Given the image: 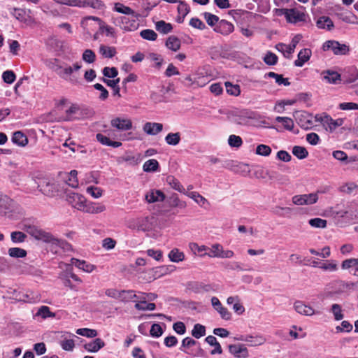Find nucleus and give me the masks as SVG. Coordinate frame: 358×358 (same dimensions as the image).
<instances>
[{
  "label": "nucleus",
  "instance_id": "f257e3e1",
  "mask_svg": "<svg viewBox=\"0 0 358 358\" xmlns=\"http://www.w3.org/2000/svg\"><path fill=\"white\" fill-rule=\"evenodd\" d=\"M3 298L14 299L18 301L27 303H34L40 299V295L38 292L27 290L26 292L10 289L7 291L6 295Z\"/></svg>",
  "mask_w": 358,
  "mask_h": 358
},
{
  "label": "nucleus",
  "instance_id": "f03ea898",
  "mask_svg": "<svg viewBox=\"0 0 358 358\" xmlns=\"http://www.w3.org/2000/svg\"><path fill=\"white\" fill-rule=\"evenodd\" d=\"M22 229L36 241H41L51 244H52L55 241V237L52 234L35 225L24 224Z\"/></svg>",
  "mask_w": 358,
  "mask_h": 358
},
{
  "label": "nucleus",
  "instance_id": "7ed1b4c3",
  "mask_svg": "<svg viewBox=\"0 0 358 358\" xmlns=\"http://www.w3.org/2000/svg\"><path fill=\"white\" fill-rule=\"evenodd\" d=\"M154 217H140L129 220L128 227L140 231H149L152 229Z\"/></svg>",
  "mask_w": 358,
  "mask_h": 358
},
{
  "label": "nucleus",
  "instance_id": "20e7f679",
  "mask_svg": "<svg viewBox=\"0 0 358 358\" xmlns=\"http://www.w3.org/2000/svg\"><path fill=\"white\" fill-rule=\"evenodd\" d=\"M81 67L82 65L80 62L73 64L72 66L67 64L64 66H59L57 68V73L63 79L68 80L73 84H76L78 83V80L71 78V76H72L73 72L80 70Z\"/></svg>",
  "mask_w": 358,
  "mask_h": 358
},
{
  "label": "nucleus",
  "instance_id": "39448f33",
  "mask_svg": "<svg viewBox=\"0 0 358 358\" xmlns=\"http://www.w3.org/2000/svg\"><path fill=\"white\" fill-rule=\"evenodd\" d=\"M324 51L332 50L335 55H345L348 53L350 49L345 44H341L337 41L329 40L326 41L322 46Z\"/></svg>",
  "mask_w": 358,
  "mask_h": 358
},
{
  "label": "nucleus",
  "instance_id": "423d86ee",
  "mask_svg": "<svg viewBox=\"0 0 358 358\" xmlns=\"http://www.w3.org/2000/svg\"><path fill=\"white\" fill-rule=\"evenodd\" d=\"M278 15H285L287 22L296 23L304 20V14L296 9L280 8L276 10Z\"/></svg>",
  "mask_w": 358,
  "mask_h": 358
},
{
  "label": "nucleus",
  "instance_id": "0eeeda50",
  "mask_svg": "<svg viewBox=\"0 0 358 358\" xmlns=\"http://www.w3.org/2000/svg\"><path fill=\"white\" fill-rule=\"evenodd\" d=\"M294 117L298 124L303 129H309L313 127V117L311 114L305 111H297Z\"/></svg>",
  "mask_w": 358,
  "mask_h": 358
},
{
  "label": "nucleus",
  "instance_id": "6e6552de",
  "mask_svg": "<svg viewBox=\"0 0 358 358\" xmlns=\"http://www.w3.org/2000/svg\"><path fill=\"white\" fill-rule=\"evenodd\" d=\"M36 183V189L44 195L52 196L57 192V187L55 183L48 179L40 180L39 182L35 179H32Z\"/></svg>",
  "mask_w": 358,
  "mask_h": 358
},
{
  "label": "nucleus",
  "instance_id": "1a4fd4ad",
  "mask_svg": "<svg viewBox=\"0 0 358 358\" xmlns=\"http://www.w3.org/2000/svg\"><path fill=\"white\" fill-rule=\"evenodd\" d=\"M315 118L316 121L321 122L325 129L330 132H333L337 127L341 126L344 122V120L342 118L334 120L329 115H325L324 117L320 118L316 115Z\"/></svg>",
  "mask_w": 358,
  "mask_h": 358
},
{
  "label": "nucleus",
  "instance_id": "9d476101",
  "mask_svg": "<svg viewBox=\"0 0 358 358\" xmlns=\"http://www.w3.org/2000/svg\"><path fill=\"white\" fill-rule=\"evenodd\" d=\"M66 199L72 207L80 211H82L87 201L84 196L73 192L66 194Z\"/></svg>",
  "mask_w": 358,
  "mask_h": 358
},
{
  "label": "nucleus",
  "instance_id": "9b49d317",
  "mask_svg": "<svg viewBox=\"0 0 358 358\" xmlns=\"http://www.w3.org/2000/svg\"><path fill=\"white\" fill-rule=\"evenodd\" d=\"M294 309L296 313L305 316H313L319 313L310 305L305 303L301 301H296L294 303Z\"/></svg>",
  "mask_w": 358,
  "mask_h": 358
},
{
  "label": "nucleus",
  "instance_id": "f8f14e48",
  "mask_svg": "<svg viewBox=\"0 0 358 358\" xmlns=\"http://www.w3.org/2000/svg\"><path fill=\"white\" fill-rule=\"evenodd\" d=\"M113 127L119 131H128L132 128V122L128 118L115 117L110 121Z\"/></svg>",
  "mask_w": 358,
  "mask_h": 358
},
{
  "label": "nucleus",
  "instance_id": "ddd939ff",
  "mask_svg": "<svg viewBox=\"0 0 358 358\" xmlns=\"http://www.w3.org/2000/svg\"><path fill=\"white\" fill-rule=\"evenodd\" d=\"M345 218L358 221V201L352 200L345 203Z\"/></svg>",
  "mask_w": 358,
  "mask_h": 358
},
{
  "label": "nucleus",
  "instance_id": "4468645a",
  "mask_svg": "<svg viewBox=\"0 0 358 358\" xmlns=\"http://www.w3.org/2000/svg\"><path fill=\"white\" fill-rule=\"evenodd\" d=\"M106 209V206L101 203H95V202H87L85 203V206L83 208L82 211L91 213V214H98L105 211Z\"/></svg>",
  "mask_w": 358,
  "mask_h": 358
},
{
  "label": "nucleus",
  "instance_id": "2eb2a0df",
  "mask_svg": "<svg viewBox=\"0 0 358 358\" xmlns=\"http://www.w3.org/2000/svg\"><path fill=\"white\" fill-rule=\"evenodd\" d=\"M211 303L213 308L220 313L221 317L225 320H229L231 317V314L224 308L218 298L213 296L211 298Z\"/></svg>",
  "mask_w": 358,
  "mask_h": 358
},
{
  "label": "nucleus",
  "instance_id": "dca6fc26",
  "mask_svg": "<svg viewBox=\"0 0 358 358\" xmlns=\"http://www.w3.org/2000/svg\"><path fill=\"white\" fill-rule=\"evenodd\" d=\"M327 213L334 219L345 218V203H338L330 207L327 210Z\"/></svg>",
  "mask_w": 358,
  "mask_h": 358
},
{
  "label": "nucleus",
  "instance_id": "f3484780",
  "mask_svg": "<svg viewBox=\"0 0 358 358\" xmlns=\"http://www.w3.org/2000/svg\"><path fill=\"white\" fill-rule=\"evenodd\" d=\"M344 84H351L358 80V69L355 66H350L345 69L343 74Z\"/></svg>",
  "mask_w": 358,
  "mask_h": 358
},
{
  "label": "nucleus",
  "instance_id": "a211bd4d",
  "mask_svg": "<svg viewBox=\"0 0 358 358\" xmlns=\"http://www.w3.org/2000/svg\"><path fill=\"white\" fill-rule=\"evenodd\" d=\"M322 79L329 84H338L342 80L341 75L332 70H324L321 73Z\"/></svg>",
  "mask_w": 358,
  "mask_h": 358
},
{
  "label": "nucleus",
  "instance_id": "6ab92c4d",
  "mask_svg": "<svg viewBox=\"0 0 358 358\" xmlns=\"http://www.w3.org/2000/svg\"><path fill=\"white\" fill-rule=\"evenodd\" d=\"M15 203L13 199L4 195L0 202V214L6 215L9 212L14 210Z\"/></svg>",
  "mask_w": 358,
  "mask_h": 358
},
{
  "label": "nucleus",
  "instance_id": "aec40b11",
  "mask_svg": "<svg viewBox=\"0 0 358 358\" xmlns=\"http://www.w3.org/2000/svg\"><path fill=\"white\" fill-rule=\"evenodd\" d=\"M12 13L17 20L27 25H31L35 23V20L31 16L27 15V11L24 9L13 8V12Z\"/></svg>",
  "mask_w": 358,
  "mask_h": 358
},
{
  "label": "nucleus",
  "instance_id": "412c9836",
  "mask_svg": "<svg viewBox=\"0 0 358 358\" xmlns=\"http://www.w3.org/2000/svg\"><path fill=\"white\" fill-rule=\"evenodd\" d=\"M229 350L230 353L236 358H246L249 355L248 349L243 345H230L229 346Z\"/></svg>",
  "mask_w": 358,
  "mask_h": 358
},
{
  "label": "nucleus",
  "instance_id": "4be33fe9",
  "mask_svg": "<svg viewBox=\"0 0 358 358\" xmlns=\"http://www.w3.org/2000/svg\"><path fill=\"white\" fill-rule=\"evenodd\" d=\"M234 29L233 24L225 20L220 21L217 26L214 29L215 31L223 35H229L234 31Z\"/></svg>",
  "mask_w": 358,
  "mask_h": 358
},
{
  "label": "nucleus",
  "instance_id": "5701e85b",
  "mask_svg": "<svg viewBox=\"0 0 358 358\" xmlns=\"http://www.w3.org/2000/svg\"><path fill=\"white\" fill-rule=\"evenodd\" d=\"M163 129V124L157 122H146L143 127V130L148 135H157Z\"/></svg>",
  "mask_w": 358,
  "mask_h": 358
},
{
  "label": "nucleus",
  "instance_id": "b1692460",
  "mask_svg": "<svg viewBox=\"0 0 358 358\" xmlns=\"http://www.w3.org/2000/svg\"><path fill=\"white\" fill-rule=\"evenodd\" d=\"M145 200L148 203L163 201L165 199L164 194L160 190H150L145 194Z\"/></svg>",
  "mask_w": 358,
  "mask_h": 358
},
{
  "label": "nucleus",
  "instance_id": "393cba45",
  "mask_svg": "<svg viewBox=\"0 0 358 358\" xmlns=\"http://www.w3.org/2000/svg\"><path fill=\"white\" fill-rule=\"evenodd\" d=\"M299 39L300 38L296 36L293 38L292 41V44L285 45L283 43H279L276 45V49L282 53L292 54V52H294L296 44L299 41Z\"/></svg>",
  "mask_w": 358,
  "mask_h": 358
},
{
  "label": "nucleus",
  "instance_id": "a878e982",
  "mask_svg": "<svg viewBox=\"0 0 358 358\" xmlns=\"http://www.w3.org/2000/svg\"><path fill=\"white\" fill-rule=\"evenodd\" d=\"M105 345V343L99 338L84 345V348L90 352H96Z\"/></svg>",
  "mask_w": 358,
  "mask_h": 358
},
{
  "label": "nucleus",
  "instance_id": "bb28decb",
  "mask_svg": "<svg viewBox=\"0 0 358 358\" xmlns=\"http://www.w3.org/2000/svg\"><path fill=\"white\" fill-rule=\"evenodd\" d=\"M311 50L308 48L301 50L298 54V59L295 60L294 64L296 66L301 67L310 59Z\"/></svg>",
  "mask_w": 358,
  "mask_h": 358
},
{
  "label": "nucleus",
  "instance_id": "cd10ccee",
  "mask_svg": "<svg viewBox=\"0 0 358 358\" xmlns=\"http://www.w3.org/2000/svg\"><path fill=\"white\" fill-rule=\"evenodd\" d=\"M71 262L73 265L76 266L79 269H81L87 273H91L95 269V266L87 264L86 262L83 260H79L76 258H72L71 259Z\"/></svg>",
  "mask_w": 358,
  "mask_h": 358
},
{
  "label": "nucleus",
  "instance_id": "c85d7f7f",
  "mask_svg": "<svg viewBox=\"0 0 358 358\" xmlns=\"http://www.w3.org/2000/svg\"><path fill=\"white\" fill-rule=\"evenodd\" d=\"M241 340L249 343L251 346H259L263 345L266 341V338L261 335H248L244 338H241Z\"/></svg>",
  "mask_w": 358,
  "mask_h": 358
},
{
  "label": "nucleus",
  "instance_id": "c756f323",
  "mask_svg": "<svg viewBox=\"0 0 358 358\" xmlns=\"http://www.w3.org/2000/svg\"><path fill=\"white\" fill-rule=\"evenodd\" d=\"M338 190L340 192L351 194L358 191V185L354 182H345L339 187Z\"/></svg>",
  "mask_w": 358,
  "mask_h": 358
},
{
  "label": "nucleus",
  "instance_id": "7c9ffc66",
  "mask_svg": "<svg viewBox=\"0 0 358 358\" xmlns=\"http://www.w3.org/2000/svg\"><path fill=\"white\" fill-rule=\"evenodd\" d=\"M96 140L102 145L111 146L113 148H119L122 145V143L119 141H113L108 137L101 134H97L96 135Z\"/></svg>",
  "mask_w": 358,
  "mask_h": 358
},
{
  "label": "nucleus",
  "instance_id": "2f4dec72",
  "mask_svg": "<svg viewBox=\"0 0 358 358\" xmlns=\"http://www.w3.org/2000/svg\"><path fill=\"white\" fill-rule=\"evenodd\" d=\"M222 245L220 243L213 244L211 248L208 250L209 252H204L203 254H201V257L208 256L211 258H220L221 252H222Z\"/></svg>",
  "mask_w": 358,
  "mask_h": 358
},
{
  "label": "nucleus",
  "instance_id": "473e14b6",
  "mask_svg": "<svg viewBox=\"0 0 358 358\" xmlns=\"http://www.w3.org/2000/svg\"><path fill=\"white\" fill-rule=\"evenodd\" d=\"M167 48L176 52L180 48V40L175 36H170L167 38L165 43Z\"/></svg>",
  "mask_w": 358,
  "mask_h": 358
},
{
  "label": "nucleus",
  "instance_id": "72a5a7b5",
  "mask_svg": "<svg viewBox=\"0 0 358 358\" xmlns=\"http://www.w3.org/2000/svg\"><path fill=\"white\" fill-rule=\"evenodd\" d=\"M104 3L101 0H80V8L91 7L94 9H103Z\"/></svg>",
  "mask_w": 358,
  "mask_h": 358
},
{
  "label": "nucleus",
  "instance_id": "f704fd0d",
  "mask_svg": "<svg viewBox=\"0 0 358 358\" xmlns=\"http://www.w3.org/2000/svg\"><path fill=\"white\" fill-rule=\"evenodd\" d=\"M206 341L211 346L214 347V349L211 350L210 354L212 355L216 354H222V350L220 344L217 342V338L213 336H208L206 338Z\"/></svg>",
  "mask_w": 358,
  "mask_h": 358
},
{
  "label": "nucleus",
  "instance_id": "c9c22d12",
  "mask_svg": "<svg viewBox=\"0 0 358 358\" xmlns=\"http://www.w3.org/2000/svg\"><path fill=\"white\" fill-rule=\"evenodd\" d=\"M317 26L320 29H327L329 31L334 27L333 21L327 16L320 17L317 21Z\"/></svg>",
  "mask_w": 358,
  "mask_h": 358
},
{
  "label": "nucleus",
  "instance_id": "e433bc0d",
  "mask_svg": "<svg viewBox=\"0 0 358 358\" xmlns=\"http://www.w3.org/2000/svg\"><path fill=\"white\" fill-rule=\"evenodd\" d=\"M223 264L224 268L229 271H245L252 270V268H244L242 266L241 263L238 262H224Z\"/></svg>",
  "mask_w": 358,
  "mask_h": 358
},
{
  "label": "nucleus",
  "instance_id": "4c0bfd02",
  "mask_svg": "<svg viewBox=\"0 0 358 358\" xmlns=\"http://www.w3.org/2000/svg\"><path fill=\"white\" fill-rule=\"evenodd\" d=\"M122 29L127 31L135 30L137 29L138 23L136 20H130L129 17L124 16L121 18Z\"/></svg>",
  "mask_w": 358,
  "mask_h": 358
},
{
  "label": "nucleus",
  "instance_id": "58836bf2",
  "mask_svg": "<svg viewBox=\"0 0 358 358\" xmlns=\"http://www.w3.org/2000/svg\"><path fill=\"white\" fill-rule=\"evenodd\" d=\"M12 141L20 146H25L28 143L27 137L21 131H15L13 135Z\"/></svg>",
  "mask_w": 358,
  "mask_h": 358
},
{
  "label": "nucleus",
  "instance_id": "ea45409f",
  "mask_svg": "<svg viewBox=\"0 0 358 358\" xmlns=\"http://www.w3.org/2000/svg\"><path fill=\"white\" fill-rule=\"evenodd\" d=\"M114 9L118 13L127 15H131L133 17H136L138 15L131 8L126 6L120 3H116L115 4Z\"/></svg>",
  "mask_w": 358,
  "mask_h": 358
},
{
  "label": "nucleus",
  "instance_id": "a19ab883",
  "mask_svg": "<svg viewBox=\"0 0 358 358\" xmlns=\"http://www.w3.org/2000/svg\"><path fill=\"white\" fill-rule=\"evenodd\" d=\"M155 28L160 33L166 34L172 31L173 26L170 23H167L164 20H160L156 22Z\"/></svg>",
  "mask_w": 358,
  "mask_h": 358
},
{
  "label": "nucleus",
  "instance_id": "79ce46f5",
  "mask_svg": "<svg viewBox=\"0 0 358 358\" xmlns=\"http://www.w3.org/2000/svg\"><path fill=\"white\" fill-rule=\"evenodd\" d=\"M27 238V234L22 231H15L10 233V239L14 244L22 243Z\"/></svg>",
  "mask_w": 358,
  "mask_h": 358
},
{
  "label": "nucleus",
  "instance_id": "37998d69",
  "mask_svg": "<svg viewBox=\"0 0 358 358\" xmlns=\"http://www.w3.org/2000/svg\"><path fill=\"white\" fill-rule=\"evenodd\" d=\"M116 49L114 47L101 45L99 47V53L106 58H112L116 54Z\"/></svg>",
  "mask_w": 358,
  "mask_h": 358
},
{
  "label": "nucleus",
  "instance_id": "c03bdc74",
  "mask_svg": "<svg viewBox=\"0 0 358 358\" xmlns=\"http://www.w3.org/2000/svg\"><path fill=\"white\" fill-rule=\"evenodd\" d=\"M187 195L200 206H205L206 204H209L208 200L197 192H190Z\"/></svg>",
  "mask_w": 358,
  "mask_h": 358
},
{
  "label": "nucleus",
  "instance_id": "a18cd8bd",
  "mask_svg": "<svg viewBox=\"0 0 358 358\" xmlns=\"http://www.w3.org/2000/svg\"><path fill=\"white\" fill-rule=\"evenodd\" d=\"M35 317H41L43 319H46L48 317H55V313L50 311V309L48 306H42L36 312Z\"/></svg>",
  "mask_w": 358,
  "mask_h": 358
},
{
  "label": "nucleus",
  "instance_id": "49530a36",
  "mask_svg": "<svg viewBox=\"0 0 358 358\" xmlns=\"http://www.w3.org/2000/svg\"><path fill=\"white\" fill-rule=\"evenodd\" d=\"M75 113V110H73ZM77 115L76 117L78 120H82L85 118H87L92 117L94 114L93 111L88 108H80L76 106V111Z\"/></svg>",
  "mask_w": 358,
  "mask_h": 358
},
{
  "label": "nucleus",
  "instance_id": "de8ad7c7",
  "mask_svg": "<svg viewBox=\"0 0 358 358\" xmlns=\"http://www.w3.org/2000/svg\"><path fill=\"white\" fill-rule=\"evenodd\" d=\"M8 254L13 258H24L27 252L24 249L20 248H10L8 250Z\"/></svg>",
  "mask_w": 358,
  "mask_h": 358
},
{
  "label": "nucleus",
  "instance_id": "09e8293b",
  "mask_svg": "<svg viewBox=\"0 0 358 358\" xmlns=\"http://www.w3.org/2000/svg\"><path fill=\"white\" fill-rule=\"evenodd\" d=\"M165 141L169 145H177L180 141V134L179 132L169 133L165 137Z\"/></svg>",
  "mask_w": 358,
  "mask_h": 358
},
{
  "label": "nucleus",
  "instance_id": "8fccbe9b",
  "mask_svg": "<svg viewBox=\"0 0 358 358\" xmlns=\"http://www.w3.org/2000/svg\"><path fill=\"white\" fill-rule=\"evenodd\" d=\"M73 110L76 111V106L72 105L65 112V115L60 117L61 120L63 121H73L78 120L76 117L77 113H73Z\"/></svg>",
  "mask_w": 358,
  "mask_h": 358
},
{
  "label": "nucleus",
  "instance_id": "3c124183",
  "mask_svg": "<svg viewBox=\"0 0 358 358\" xmlns=\"http://www.w3.org/2000/svg\"><path fill=\"white\" fill-rule=\"evenodd\" d=\"M292 154L299 159H305L308 155L306 148L299 145H295L292 148Z\"/></svg>",
  "mask_w": 358,
  "mask_h": 358
},
{
  "label": "nucleus",
  "instance_id": "603ef678",
  "mask_svg": "<svg viewBox=\"0 0 358 358\" xmlns=\"http://www.w3.org/2000/svg\"><path fill=\"white\" fill-rule=\"evenodd\" d=\"M158 168L159 163L154 159L146 161L143 166V169L145 172H154L156 171Z\"/></svg>",
  "mask_w": 358,
  "mask_h": 358
},
{
  "label": "nucleus",
  "instance_id": "864d4df0",
  "mask_svg": "<svg viewBox=\"0 0 358 358\" xmlns=\"http://www.w3.org/2000/svg\"><path fill=\"white\" fill-rule=\"evenodd\" d=\"M166 182L174 189L180 192H184L185 188L180 184V182L175 178L173 176H169L166 178Z\"/></svg>",
  "mask_w": 358,
  "mask_h": 358
},
{
  "label": "nucleus",
  "instance_id": "5fc2aeb1",
  "mask_svg": "<svg viewBox=\"0 0 358 358\" xmlns=\"http://www.w3.org/2000/svg\"><path fill=\"white\" fill-rule=\"evenodd\" d=\"M265 77L273 78L275 80V82L278 85H283L285 86H288L290 85V83L288 81L287 78H284L282 75L277 74L274 72H269L265 75Z\"/></svg>",
  "mask_w": 358,
  "mask_h": 358
},
{
  "label": "nucleus",
  "instance_id": "6e6d98bb",
  "mask_svg": "<svg viewBox=\"0 0 358 358\" xmlns=\"http://www.w3.org/2000/svg\"><path fill=\"white\" fill-rule=\"evenodd\" d=\"M137 298V295L133 290H122L120 299L123 302H129L134 301Z\"/></svg>",
  "mask_w": 358,
  "mask_h": 358
},
{
  "label": "nucleus",
  "instance_id": "4d7b16f0",
  "mask_svg": "<svg viewBox=\"0 0 358 358\" xmlns=\"http://www.w3.org/2000/svg\"><path fill=\"white\" fill-rule=\"evenodd\" d=\"M275 120L278 122H282L284 128L287 130L292 131L294 128V121L290 117L278 116Z\"/></svg>",
  "mask_w": 358,
  "mask_h": 358
},
{
  "label": "nucleus",
  "instance_id": "13d9d810",
  "mask_svg": "<svg viewBox=\"0 0 358 358\" xmlns=\"http://www.w3.org/2000/svg\"><path fill=\"white\" fill-rule=\"evenodd\" d=\"M169 257L171 261L173 262H179L185 259L184 253L180 252L178 249L172 250L170 252Z\"/></svg>",
  "mask_w": 358,
  "mask_h": 358
},
{
  "label": "nucleus",
  "instance_id": "bf43d9fd",
  "mask_svg": "<svg viewBox=\"0 0 358 358\" xmlns=\"http://www.w3.org/2000/svg\"><path fill=\"white\" fill-rule=\"evenodd\" d=\"M78 172L76 170H72L68 176L66 183L69 186L76 188L78 186V180L77 178Z\"/></svg>",
  "mask_w": 358,
  "mask_h": 358
},
{
  "label": "nucleus",
  "instance_id": "052dcab7",
  "mask_svg": "<svg viewBox=\"0 0 358 358\" xmlns=\"http://www.w3.org/2000/svg\"><path fill=\"white\" fill-rule=\"evenodd\" d=\"M308 224L315 228L324 229L327 227V222L326 220L316 217L309 220Z\"/></svg>",
  "mask_w": 358,
  "mask_h": 358
},
{
  "label": "nucleus",
  "instance_id": "680f3d73",
  "mask_svg": "<svg viewBox=\"0 0 358 358\" xmlns=\"http://www.w3.org/2000/svg\"><path fill=\"white\" fill-rule=\"evenodd\" d=\"M320 268L323 271H335L337 270V264L334 260H329L322 262L320 265Z\"/></svg>",
  "mask_w": 358,
  "mask_h": 358
},
{
  "label": "nucleus",
  "instance_id": "e2e57ef3",
  "mask_svg": "<svg viewBox=\"0 0 358 358\" xmlns=\"http://www.w3.org/2000/svg\"><path fill=\"white\" fill-rule=\"evenodd\" d=\"M206 334V328L200 324H196L192 331V335L196 338H199Z\"/></svg>",
  "mask_w": 358,
  "mask_h": 358
},
{
  "label": "nucleus",
  "instance_id": "0e129e2a",
  "mask_svg": "<svg viewBox=\"0 0 358 358\" xmlns=\"http://www.w3.org/2000/svg\"><path fill=\"white\" fill-rule=\"evenodd\" d=\"M76 333L80 336L87 338H94L97 336L96 330L87 328L78 329H77Z\"/></svg>",
  "mask_w": 358,
  "mask_h": 358
},
{
  "label": "nucleus",
  "instance_id": "69168bd1",
  "mask_svg": "<svg viewBox=\"0 0 358 358\" xmlns=\"http://www.w3.org/2000/svg\"><path fill=\"white\" fill-rule=\"evenodd\" d=\"M82 59L84 62L92 64L96 59V55L92 50L87 49L83 52Z\"/></svg>",
  "mask_w": 358,
  "mask_h": 358
},
{
  "label": "nucleus",
  "instance_id": "338daca9",
  "mask_svg": "<svg viewBox=\"0 0 358 358\" xmlns=\"http://www.w3.org/2000/svg\"><path fill=\"white\" fill-rule=\"evenodd\" d=\"M225 87L227 93L231 95L238 96L241 93L240 87L238 85H232L229 82H226Z\"/></svg>",
  "mask_w": 358,
  "mask_h": 358
},
{
  "label": "nucleus",
  "instance_id": "774afa93",
  "mask_svg": "<svg viewBox=\"0 0 358 358\" xmlns=\"http://www.w3.org/2000/svg\"><path fill=\"white\" fill-rule=\"evenodd\" d=\"M271 153V148L268 145H266L264 144H260V145H257V147L256 148V154L257 155L267 157V156L270 155Z\"/></svg>",
  "mask_w": 358,
  "mask_h": 358
}]
</instances>
